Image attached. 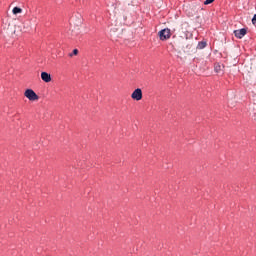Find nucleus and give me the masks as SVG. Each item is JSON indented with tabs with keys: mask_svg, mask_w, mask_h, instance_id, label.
Returning <instances> with one entry per match:
<instances>
[{
	"mask_svg": "<svg viewBox=\"0 0 256 256\" xmlns=\"http://www.w3.org/2000/svg\"><path fill=\"white\" fill-rule=\"evenodd\" d=\"M158 36L160 41H167V39H171V29L165 28L158 32Z\"/></svg>",
	"mask_w": 256,
	"mask_h": 256,
	"instance_id": "1",
	"label": "nucleus"
},
{
	"mask_svg": "<svg viewBox=\"0 0 256 256\" xmlns=\"http://www.w3.org/2000/svg\"><path fill=\"white\" fill-rule=\"evenodd\" d=\"M24 97L29 99V101H39V96L37 93H35V91H33V89H27L24 92Z\"/></svg>",
	"mask_w": 256,
	"mask_h": 256,
	"instance_id": "2",
	"label": "nucleus"
},
{
	"mask_svg": "<svg viewBox=\"0 0 256 256\" xmlns=\"http://www.w3.org/2000/svg\"><path fill=\"white\" fill-rule=\"evenodd\" d=\"M131 97L134 101H141L143 99V91L140 88H137L133 91Z\"/></svg>",
	"mask_w": 256,
	"mask_h": 256,
	"instance_id": "3",
	"label": "nucleus"
},
{
	"mask_svg": "<svg viewBox=\"0 0 256 256\" xmlns=\"http://www.w3.org/2000/svg\"><path fill=\"white\" fill-rule=\"evenodd\" d=\"M234 35L237 39H243L247 35V29L242 28L239 30H234Z\"/></svg>",
	"mask_w": 256,
	"mask_h": 256,
	"instance_id": "4",
	"label": "nucleus"
},
{
	"mask_svg": "<svg viewBox=\"0 0 256 256\" xmlns=\"http://www.w3.org/2000/svg\"><path fill=\"white\" fill-rule=\"evenodd\" d=\"M41 79H42V81H44V83H51V74H49L47 72H42Z\"/></svg>",
	"mask_w": 256,
	"mask_h": 256,
	"instance_id": "5",
	"label": "nucleus"
},
{
	"mask_svg": "<svg viewBox=\"0 0 256 256\" xmlns=\"http://www.w3.org/2000/svg\"><path fill=\"white\" fill-rule=\"evenodd\" d=\"M13 15H19V13H23V9L19 7H14L12 10Z\"/></svg>",
	"mask_w": 256,
	"mask_h": 256,
	"instance_id": "6",
	"label": "nucleus"
},
{
	"mask_svg": "<svg viewBox=\"0 0 256 256\" xmlns=\"http://www.w3.org/2000/svg\"><path fill=\"white\" fill-rule=\"evenodd\" d=\"M207 47V42H199L197 49H205Z\"/></svg>",
	"mask_w": 256,
	"mask_h": 256,
	"instance_id": "7",
	"label": "nucleus"
},
{
	"mask_svg": "<svg viewBox=\"0 0 256 256\" xmlns=\"http://www.w3.org/2000/svg\"><path fill=\"white\" fill-rule=\"evenodd\" d=\"M189 27V23L188 22H183L181 24V29L182 31H187V28Z\"/></svg>",
	"mask_w": 256,
	"mask_h": 256,
	"instance_id": "8",
	"label": "nucleus"
},
{
	"mask_svg": "<svg viewBox=\"0 0 256 256\" xmlns=\"http://www.w3.org/2000/svg\"><path fill=\"white\" fill-rule=\"evenodd\" d=\"M73 55H79V50L74 49L72 54H70V57H73Z\"/></svg>",
	"mask_w": 256,
	"mask_h": 256,
	"instance_id": "9",
	"label": "nucleus"
},
{
	"mask_svg": "<svg viewBox=\"0 0 256 256\" xmlns=\"http://www.w3.org/2000/svg\"><path fill=\"white\" fill-rule=\"evenodd\" d=\"M215 0H206L204 2V5H211V3H213Z\"/></svg>",
	"mask_w": 256,
	"mask_h": 256,
	"instance_id": "10",
	"label": "nucleus"
},
{
	"mask_svg": "<svg viewBox=\"0 0 256 256\" xmlns=\"http://www.w3.org/2000/svg\"><path fill=\"white\" fill-rule=\"evenodd\" d=\"M215 71H216V73H219V71H221V65H216Z\"/></svg>",
	"mask_w": 256,
	"mask_h": 256,
	"instance_id": "11",
	"label": "nucleus"
},
{
	"mask_svg": "<svg viewBox=\"0 0 256 256\" xmlns=\"http://www.w3.org/2000/svg\"><path fill=\"white\" fill-rule=\"evenodd\" d=\"M252 24L253 25H256V14L253 16V18H252Z\"/></svg>",
	"mask_w": 256,
	"mask_h": 256,
	"instance_id": "12",
	"label": "nucleus"
}]
</instances>
